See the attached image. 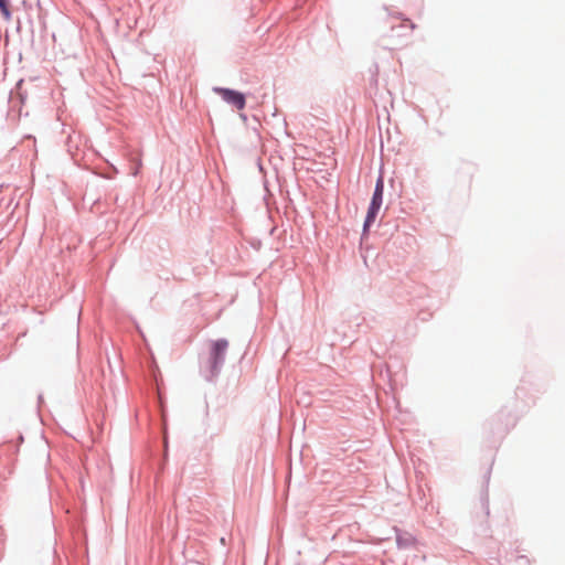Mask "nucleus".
Returning a JSON list of instances; mask_svg holds the SVG:
<instances>
[{
    "instance_id": "obj_4",
    "label": "nucleus",
    "mask_w": 565,
    "mask_h": 565,
    "mask_svg": "<svg viewBox=\"0 0 565 565\" xmlns=\"http://www.w3.org/2000/svg\"><path fill=\"white\" fill-rule=\"evenodd\" d=\"M379 210L380 206L370 204L367 215L364 222V230H366L375 221Z\"/></svg>"
},
{
    "instance_id": "obj_1",
    "label": "nucleus",
    "mask_w": 565,
    "mask_h": 565,
    "mask_svg": "<svg viewBox=\"0 0 565 565\" xmlns=\"http://www.w3.org/2000/svg\"><path fill=\"white\" fill-rule=\"evenodd\" d=\"M228 348L226 340H216L211 343L209 356L202 363V372L206 380L215 377L224 362Z\"/></svg>"
},
{
    "instance_id": "obj_6",
    "label": "nucleus",
    "mask_w": 565,
    "mask_h": 565,
    "mask_svg": "<svg viewBox=\"0 0 565 565\" xmlns=\"http://www.w3.org/2000/svg\"><path fill=\"white\" fill-rule=\"evenodd\" d=\"M406 26H407L411 31L415 29V24H414L412 21H409V20H406Z\"/></svg>"
},
{
    "instance_id": "obj_5",
    "label": "nucleus",
    "mask_w": 565,
    "mask_h": 565,
    "mask_svg": "<svg viewBox=\"0 0 565 565\" xmlns=\"http://www.w3.org/2000/svg\"><path fill=\"white\" fill-rule=\"evenodd\" d=\"M0 10L4 18V20L10 21L11 20V12L9 10V2L8 0H0Z\"/></svg>"
},
{
    "instance_id": "obj_3",
    "label": "nucleus",
    "mask_w": 565,
    "mask_h": 565,
    "mask_svg": "<svg viewBox=\"0 0 565 565\" xmlns=\"http://www.w3.org/2000/svg\"><path fill=\"white\" fill-rule=\"evenodd\" d=\"M383 190H384L383 179L379 178L376 185H375L374 193H373L372 202H371L372 205H376V206L381 207L382 200H383Z\"/></svg>"
},
{
    "instance_id": "obj_2",
    "label": "nucleus",
    "mask_w": 565,
    "mask_h": 565,
    "mask_svg": "<svg viewBox=\"0 0 565 565\" xmlns=\"http://www.w3.org/2000/svg\"><path fill=\"white\" fill-rule=\"evenodd\" d=\"M213 92L222 97L224 102L235 107L237 110L245 108L246 100L244 94L230 88L214 87Z\"/></svg>"
}]
</instances>
